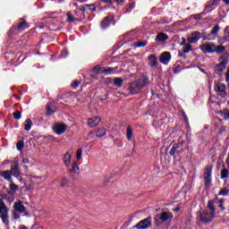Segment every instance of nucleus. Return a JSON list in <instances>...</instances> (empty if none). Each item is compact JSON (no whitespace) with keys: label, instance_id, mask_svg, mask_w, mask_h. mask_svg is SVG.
Wrapping results in <instances>:
<instances>
[{"label":"nucleus","instance_id":"nucleus-1","mask_svg":"<svg viewBox=\"0 0 229 229\" xmlns=\"http://www.w3.org/2000/svg\"><path fill=\"white\" fill-rule=\"evenodd\" d=\"M148 82L149 81H148V78L142 77L138 81L131 82L128 88V90L131 95L139 94V92H140V89L146 87Z\"/></svg>","mask_w":229,"mask_h":229},{"label":"nucleus","instance_id":"nucleus-2","mask_svg":"<svg viewBox=\"0 0 229 229\" xmlns=\"http://www.w3.org/2000/svg\"><path fill=\"white\" fill-rule=\"evenodd\" d=\"M10 209L6 207V204L3 200H0V219L5 226L10 225V215L8 214Z\"/></svg>","mask_w":229,"mask_h":229},{"label":"nucleus","instance_id":"nucleus-3","mask_svg":"<svg viewBox=\"0 0 229 229\" xmlns=\"http://www.w3.org/2000/svg\"><path fill=\"white\" fill-rule=\"evenodd\" d=\"M173 219V213L170 211H163L155 216V223L157 226L165 223V221H171Z\"/></svg>","mask_w":229,"mask_h":229},{"label":"nucleus","instance_id":"nucleus-4","mask_svg":"<svg viewBox=\"0 0 229 229\" xmlns=\"http://www.w3.org/2000/svg\"><path fill=\"white\" fill-rule=\"evenodd\" d=\"M53 131L56 135H63V133L67 131V124L56 123L53 125Z\"/></svg>","mask_w":229,"mask_h":229},{"label":"nucleus","instance_id":"nucleus-5","mask_svg":"<svg viewBox=\"0 0 229 229\" xmlns=\"http://www.w3.org/2000/svg\"><path fill=\"white\" fill-rule=\"evenodd\" d=\"M204 183L206 187H210V183H212V166L206 167Z\"/></svg>","mask_w":229,"mask_h":229},{"label":"nucleus","instance_id":"nucleus-6","mask_svg":"<svg viewBox=\"0 0 229 229\" xmlns=\"http://www.w3.org/2000/svg\"><path fill=\"white\" fill-rule=\"evenodd\" d=\"M10 173L15 178H19V176H21V170L19 169V161H13L11 164V171H10Z\"/></svg>","mask_w":229,"mask_h":229},{"label":"nucleus","instance_id":"nucleus-7","mask_svg":"<svg viewBox=\"0 0 229 229\" xmlns=\"http://www.w3.org/2000/svg\"><path fill=\"white\" fill-rule=\"evenodd\" d=\"M147 60L149 67L152 69H157V67H158V57H157V55H150L148 56Z\"/></svg>","mask_w":229,"mask_h":229},{"label":"nucleus","instance_id":"nucleus-8","mask_svg":"<svg viewBox=\"0 0 229 229\" xmlns=\"http://www.w3.org/2000/svg\"><path fill=\"white\" fill-rule=\"evenodd\" d=\"M208 207L209 208V214L207 217H204L205 221H212L214 218V212H216V208H214V200H209L208 202Z\"/></svg>","mask_w":229,"mask_h":229},{"label":"nucleus","instance_id":"nucleus-9","mask_svg":"<svg viewBox=\"0 0 229 229\" xmlns=\"http://www.w3.org/2000/svg\"><path fill=\"white\" fill-rule=\"evenodd\" d=\"M149 226H151V217L141 220L136 225L137 229H148Z\"/></svg>","mask_w":229,"mask_h":229},{"label":"nucleus","instance_id":"nucleus-10","mask_svg":"<svg viewBox=\"0 0 229 229\" xmlns=\"http://www.w3.org/2000/svg\"><path fill=\"white\" fill-rule=\"evenodd\" d=\"M216 92H218V94L222 98H226V86L223 83H217L215 86Z\"/></svg>","mask_w":229,"mask_h":229},{"label":"nucleus","instance_id":"nucleus-11","mask_svg":"<svg viewBox=\"0 0 229 229\" xmlns=\"http://www.w3.org/2000/svg\"><path fill=\"white\" fill-rule=\"evenodd\" d=\"M200 49L203 53H216V45L208 43L200 46Z\"/></svg>","mask_w":229,"mask_h":229},{"label":"nucleus","instance_id":"nucleus-12","mask_svg":"<svg viewBox=\"0 0 229 229\" xmlns=\"http://www.w3.org/2000/svg\"><path fill=\"white\" fill-rule=\"evenodd\" d=\"M221 30V27L219 25H216L212 30L210 34L208 35L207 39L208 40H216V38L217 37V33H219Z\"/></svg>","mask_w":229,"mask_h":229},{"label":"nucleus","instance_id":"nucleus-13","mask_svg":"<svg viewBox=\"0 0 229 229\" xmlns=\"http://www.w3.org/2000/svg\"><path fill=\"white\" fill-rule=\"evenodd\" d=\"M112 21H114V16H107L101 21L102 30H106L112 24Z\"/></svg>","mask_w":229,"mask_h":229},{"label":"nucleus","instance_id":"nucleus-14","mask_svg":"<svg viewBox=\"0 0 229 229\" xmlns=\"http://www.w3.org/2000/svg\"><path fill=\"white\" fill-rule=\"evenodd\" d=\"M201 38V33L199 31H194L191 33V37L188 38L190 44H196L198 40Z\"/></svg>","mask_w":229,"mask_h":229},{"label":"nucleus","instance_id":"nucleus-15","mask_svg":"<svg viewBox=\"0 0 229 229\" xmlns=\"http://www.w3.org/2000/svg\"><path fill=\"white\" fill-rule=\"evenodd\" d=\"M99 123H101V118H99L98 116L88 119V125L90 128H96V126H98V124H99Z\"/></svg>","mask_w":229,"mask_h":229},{"label":"nucleus","instance_id":"nucleus-16","mask_svg":"<svg viewBox=\"0 0 229 229\" xmlns=\"http://www.w3.org/2000/svg\"><path fill=\"white\" fill-rule=\"evenodd\" d=\"M160 62L164 64V65H167V64L171 62V54L169 52L163 53L160 56Z\"/></svg>","mask_w":229,"mask_h":229},{"label":"nucleus","instance_id":"nucleus-17","mask_svg":"<svg viewBox=\"0 0 229 229\" xmlns=\"http://www.w3.org/2000/svg\"><path fill=\"white\" fill-rule=\"evenodd\" d=\"M227 64H228V59L226 57H221L219 59V64H216V69L222 72L224 69H226Z\"/></svg>","mask_w":229,"mask_h":229},{"label":"nucleus","instance_id":"nucleus-18","mask_svg":"<svg viewBox=\"0 0 229 229\" xmlns=\"http://www.w3.org/2000/svg\"><path fill=\"white\" fill-rule=\"evenodd\" d=\"M13 207L17 210V212H20V214H24L26 212V207H24L22 201L21 200L15 202Z\"/></svg>","mask_w":229,"mask_h":229},{"label":"nucleus","instance_id":"nucleus-19","mask_svg":"<svg viewBox=\"0 0 229 229\" xmlns=\"http://www.w3.org/2000/svg\"><path fill=\"white\" fill-rule=\"evenodd\" d=\"M183 144H185V141L183 140L180 141L179 143H175L170 150L171 157H174V154L176 153V149H180V148H182Z\"/></svg>","mask_w":229,"mask_h":229},{"label":"nucleus","instance_id":"nucleus-20","mask_svg":"<svg viewBox=\"0 0 229 229\" xmlns=\"http://www.w3.org/2000/svg\"><path fill=\"white\" fill-rule=\"evenodd\" d=\"M169 38V36L165 33H159L156 38V42H165Z\"/></svg>","mask_w":229,"mask_h":229},{"label":"nucleus","instance_id":"nucleus-21","mask_svg":"<svg viewBox=\"0 0 229 229\" xmlns=\"http://www.w3.org/2000/svg\"><path fill=\"white\" fill-rule=\"evenodd\" d=\"M64 165H66V167H69V165H71V153L66 152L64 154Z\"/></svg>","mask_w":229,"mask_h":229},{"label":"nucleus","instance_id":"nucleus-22","mask_svg":"<svg viewBox=\"0 0 229 229\" xmlns=\"http://www.w3.org/2000/svg\"><path fill=\"white\" fill-rule=\"evenodd\" d=\"M192 51V45L190 43L182 44V53H191Z\"/></svg>","mask_w":229,"mask_h":229},{"label":"nucleus","instance_id":"nucleus-23","mask_svg":"<svg viewBox=\"0 0 229 229\" xmlns=\"http://www.w3.org/2000/svg\"><path fill=\"white\" fill-rule=\"evenodd\" d=\"M17 28L19 31H23V30L28 28V23L23 19H21Z\"/></svg>","mask_w":229,"mask_h":229},{"label":"nucleus","instance_id":"nucleus-24","mask_svg":"<svg viewBox=\"0 0 229 229\" xmlns=\"http://www.w3.org/2000/svg\"><path fill=\"white\" fill-rule=\"evenodd\" d=\"M31 126H33V122L31 119H27L24 123V130H26V131H30V130H31Z\"/></svg>","mask_w":229,"mask_h":229},{"label":"nucleus","instance_id":"nucleus-25","mask_svg":"<svg viewBox=\"0 0 229 229\" xmlns=\"http://www.w3.org/2000/svg\"><path fill=\"white\" fill-rule=\"evenodd\" d=\"M1 176L7 180L8 182H12V173L10 171H4L1 174Z\"/></svg>","mask_w":229,"mask_h":229},{"label":"nucleus","instance_id":"nucleus-26","mask_svg":"<svg viewBox=\"0 0 229 229\" xmlns=\"http://www.w3.org/2000/svg\"><path fill=\"white\" fill-rule=\"evenodd\" d=\"M81 10L85 12L86 10H96L94 4L81 5Z\"/></svg>","mask_w":229,"mask_h":229},{"label":"nucleus","instance_id":"nucleus-27","mask_svg":"<svg viewBox=\"0 0 229 229\" xmlns=\"http://www.w3.org/2000/svg\"><path fill=\"white\" fill-rule=\"evenodd\" d=\"M96 135H97V137H98V138L105 137V135H106V129H105L104 127L99 128V129L97 131Z\"/></svg>","mask_w":229,"mask_h":229},{"label":"nucleus","instance_id":"nucleus-28","mask_svg":"<svg viewBox=\"0 0 229 229\" xmlns=\"http://www.w3.org/2000/svg\"><path fill=\"white\" fill-rule=\"evenodd\" d=\"M146 46H148V40H142V41L134 43L135 47H146Z\"/></svg>","mask_w":229,"mask_h":229},{"label":"nucleus","instance_id":"nucleus-29","mask_svg":"<svg viewBox=\"0 0 229 229\" xmlns=\"http://www.w3.org/2000/svg\"><path fill=\"white\" fill-rule=\"evenodd\" d=\"M18 31H19L18 28L13 27V28L10 29V30L8 32V36L9 37H13V35H17Z\"/></svg>","mask_w":229,"mask_h":229},{"label":"nucleus","instance_id":"nucleus-30","mask_svg":"<svg viewBox=\"0 0 229 229\" xmlns=\"http://www.w3.org/2000/svg\"><path fill=\"white\" fill-rule=\"evenodd\" d=\"M226 49V47H223V46H216L215 45V53H225V50Z\"/></svg>","mask_w":229,"mask_h":229},{"label":"nucleus","instance_id":"nucleus-31","mask_svg":"<svg viewBox=\"0 0 229 229\" xmlns=\"http://www.w3.org/2000/svg\"><path fill=\"white\" fill-rule=\"evenodd\" d=\"M208 214H210V212L208 211H203L201 214H200V219L204 222V223H208V221L210 220H205L204 217H208Z\"/></svg>","mask_w":229,"mask_h":229},{"label":"nucleus","instance_id":"nucleus-32","mask_svg":"<svg viewBox=\"0 0 229 229\" xmlns=\"http://www.w3.org/2000/svg\"><path fill=\"white\" fill-rule=\"evenodd\" d=\"M133 135V129L131 127H127V140H131V137Z\"/></svg>","mask_w":229,"mask_h":229},{"label":"nucleus","instance_id":"nucleus-33","mask_svg":"<svg viewBox=\"0 0 229 229\" xmlns=\"http://www.w3.org/2000/svg\"><path fill=\"white\" fill-rule=\"evenodd\" d=\"M123 81H124V80H123L122 78H115L114 85H116V87H123Z\"/></svg>","mask_w":229,"mask_h":229},{"label":"nucleus","instance_id":"nucleus-34","mask_svg":"<svg viewBox=\"0 0 229 229\" xmlns=\"http://www.w3.org/2000/svg\"><path fill=\"white\" fill-rule=\"evenodd\" d=\"M217 3H219V0H210L208 2L206 8H210L214 6V4H217Z\"/></svg>","mask_w":229,"mask_h":229},{"label":"nucleus","instance_id":"nucleus-35","mask_svg":"<svg viewBox=\"0 0 229 229\" xmlns=\"http://www.w3.org/2000/svg\"><path fill=\"white\" fill-rule=\"evenodd\" d=\"M83 155V149L78 148L76 151V158L77 160H81V157Z\"/></svg>","mask_w":229,"mask_h":229},{"label":"nucleus","instance_id":"nucleus-36","mask_svg":"<svg viewBox=\"0 0 229 229\" xmlns=\"http://www.w3.org/2000/svg\"><path fill=\"white\" fill-rule=\"evenodd\" d=\"M9 189L10 191H12V192H15L16 191H19V186H17L15 183L12 182L9 185Z\"/></svg>","mask_w":229,"mask_h":229},{"label":"nucleus","instance_id":"nucleus-37","mask_svg":"<svg viewBox=\"0 0 229 229\" xmlns=\"http://www.w3.org/2000/svg\"><path fill=\"white\" fill-rule=\"evenodd\" d=\"M220 114L224 119H225V120L229 119V111L228 110L221 111Z\"/></svg>","mask_w":229,"mask_h":229},{"label":"nucleus","instance_id":"nucleus-38","mask_svg":"<svg viewBox=\"0 0 229 229\" xmlns=\"http://www.w3.org/2000/svg\"><path fill=\"white\" fill-rule=\"evenodd\" d=\"M228 176H229L228 170L223 169L221 171V178L225 179V178H228Z\"/></svg>","mask_w":229,"mask_h":229},{"label":"nucleus","instance_id":"nucleus-39","mask_svg":"<svg viewBox=\"0 0 229 229\" xmlns=\"http://www.w3.org/2000/svg\"><path fill=\"white\" fill-rule=\"evenodd\" d=\"M93 72H96L97 74H100V72H103V70H101L100 65H97L93 68Z\"/></svg>","mask_w":229,"mask_h":229},{"label":"nucleus","instance_id":"nucleus-40","mask_svg":"<svg viewBox=\"0 0 229 229\" xmlns=\"http://www.w3.org/2000/svg\"><path fill=\"white\" fill-rule=\"evenodd\" d=\"M102 72L105 74H114V68L104 69Z\"/></svg>","mask_w":229,"mask_h":229},{"label":"nucleus","instance_id":"nucleus-41","mask_svg":"<svg viewBox=\"0 0 229 229\" xmlns=\"http://www.w3.org/2000/svg\"><path fill=\"white\" fill-rule=\"evenodd\" d=\"M16 148L18 151H22V148H24V142L23 141H18Z\"/></svg>","mask_w":229,"mask_h":229},{"label":"nucleus","instance_id":"nucleus-42","mask_svg":"<svg viewBox=\"0 0 229 229\" xmlns=\"http://www.w3.org/2000/svg\"><path fill=\"white\" fill-rule=\"evenodd\" d=\"M68 182L69 180L67 179V177H63L61 180V187H66Z\"/></svg>","mask_w":229,"mask_h":229},{"label":"nucleus","instance_id":"nucleus-43","mask_svg":"<svg viewBox=\"0 0 229 229\" xmlns=\"http://www.w3.org/2000/svg\"><path fill=\"white\" fill-rule=\"evenodd\" d=\"M72 173H78L80 171V167H78V165L76 163H72Z\"/></svg>","mask_w":229,"mask_h":229},{"label":"nucleus","instance_id":"nucleus-44","mask_svg":"<svg viewBox=\"0 0 229 229\" xmlns=\"http://www.w3.org/2000/svg\"><path fill=\"white\" fill-rule=\"evenodd\" d=\"M13 115L14 119H16V120H19V119H21V114L20 111L14 112V113L13 114Z\"/></svg>","mask_w":229,"mask_h":229},{"label":"nucleus","instance_id":"nucleus-45","mask_svg":"<svg viewBox=\"0 0 229 229\" xmlns=\"http://www.w3.org/2000/svg\"><path fill=\"white\" fill-rule=\"evenodd\" d=\"M219 196H228V190L223 189L219 191Z\"/></svg>","mask_w":229,"mask_h":229},{"label":"nucleus","instance_id":"nucleus-46","mask_svg":"<svg viewBox=\"0 0 229 229\" xmlns=\"http://www.w3.org/2000/svg\"><path fill=\"white\" fill-rule=\"evenodd\" d=\"M80 85V81H74L72 83V89H77V87Z\"/></svg>","mask_w":229,"mask_h":229},{"label":"nucleus","instance_id":"nucleus-47","mask_svg":"<svg viewBox=\"0 0 229 229\" xmlns=\"http://www.w3.org/2000/svg\"><path fill=\"white\" fill-rule=\"evenodd\" d=\"M68 55V52H67V49H63L62 52H61V56L63 58H65Z\"/></svg>","mask_w":229,"mask_h":229},{"label":"nucleus","instance_id":"nucleus-48","mask_svg":"<svg viewBox=\"0 0 229 229\" xmlns=\"http://www.w3.org/2000/svg\"><path fill=\"white\" fill-rule=\"evenodd\" d=\"M203 13H199V14H194L193 15V18L196 20V21H199L202 17Z\"/></svg>","mask_w":229,"mask_h":229},{"label":"nucleus","instance_id":"nucleus-49","mask_svg":"<svg viewBox=\"0 0 229 229\" xmlns=\"http://www.w3.org/2000/svg\"><path fill=\"white\" fill-rule=\"evenodd\" d=\"M68 22H74V17L72 14H67Z\"/></svg>","mask_w":229,"mask_h":229},{"label":"nucleus","instance_id":"nucleus-50","mask_svg":"<svg viewBox=\"0 0 229 229\" xmlns=\"http://www.w3.org/2000/svg\"><path fill=\"white\" fill-rule=\"evenodd\" d=\"M52 114H55V111L51 110V107H47V114L52 115Z\"/></svg>","mask_w":229,"mask_h":229},{"label":"nucleus","instance_id":"nucleus-51","mask_svg":"<svg viewBox=\"0 0 229 229\" xmlns=\"http://www.w3.org/2000/svg\"><path fill=\"white\" fill-rule=\"evenodd\" d=\"M223 131H226V126H222V127H220V129L218 130V133H223Z\"/></svg>","mask_w":229,"mask_h":229},{"label":"nucleus","instance_id":"nucleus-52","mask_svg":"<svg viewBox=\"0 0 229 229\" xmlns=\"http://www.w3.org/2000/svg\"><path fill=\"white\" fill-rule=\"evenodd\" d=\"M13 217L15 219H19L21 217V216H19V214H17V212H13Z\"/></svg>","mask_w":229,"mask_h":229},{"label":"nucleus","instance_id":"nucleus-53","mask_svg":"<svg viewBox=\"0 0 229 229\" xmlns=\"http://www.w3.org/2000/svg\"><path fill=\"white\" fill-rule=\"evenodd\" d=\"M22 164H30V159H28V158H23Z\"/></svg>","mask_w":229,"mask_h":229},{"label":"nucleus","instance_id":"nucleus-54","mask_svg":"<svg viewBox=\"0 0 229 229\" xmlns=\"http://www.w3.org/2000/svg\"><path fill=\"white\" fill-rule=\"evenodd\" d=\"M225 80L226 81H229V72H227L225 74Z\"/></svg>","mask_w":229,"mask_h":229},{"label":"nucleus","instance_id":"nucleus-55","mask_svg":"<svg viewBox=\"0 0 229 229\" xmlns=\"http://www.w3.org/2000/svg\"><path fill=\"white\" fill-rule=\"evenodd\" d=\"M225 204V201H223V200H219V205H218V207H223V205Z\"/></svg>","mask_w":229,"mask_h":229},{"label":"nucleus","instance_id":"nucleus-56","mask_svg":"<svg viewBox=\"0 0 229 229\" xmlns=\"http://www.w3.org/2000/svg\"><path fill=\"white\" fill-rule=\"evenodd\" d=\"M124 0H116L117 4H121Z\"/></svg>","mask_w":229,"mask_h":229},{"label":"nucleus","instance_id":"nucleus-57","mask_svg":"<svg viewBox=\"0 0 229 229\" xmlns=\"http://www.w3.org/2000/svg\"><path fill=\"white\" fill-rule=\"evenodd\" d=\"M79 3H87L88 0H77Z\"/></svg>","mask_w":229,"mask_h":229},{"label":"nucleus","instance_id":"nucleus-58","mask_svg":"<svg viewBox=\"0 0 229 229\" xmlns=\"http://www.w3.org/2000/svg\"><path fill=\"white\" fill-rule=\"evenodd\" d=\"M19 229H28V227L24 226V225H21V226L19 227Z\"/></svg>","mask_w":229,"mask_h":229},{"label":"nucleus","instance_id":"nucleus-59","mask_svg":"<svg viewBox=\"0 0 229 229\" xmlns=\"http://www.w3.org/2000/svg\"><path fill=\"white\" fill-rule=\"evenodd\" d=\"M225 4H229V0H223Z\"/></svg>","mask_w":229,"mask_h":229},{"label":"nucleus","instance_id":"nucleus-60","mask_svg":"<svg viewBox=\"0 0 229 229\" xmlns=\"http://www.w3.org/2000/svg\"><path fill=\"white\" fill-rule=\"evenodd\" d=\"M105 3H112L111 0H106Z\"/></svg>","mask_w":229,"mask_h":229},{"label":"nucleus","instance_id":"nucleus-61","mask_svg":"<svg viewBox=\"0 0 229 229\" xmlns=\"http://www.w3.org/2000/svg\"><path fill=\"white\" fill-rule=\"evenodd\" d=\"M178 210H180V208H175V212H178Z\"/></svg>","mask_w":229,"mask_h":229},{"label":"nucleus","instance_id":"nucleus-62","mask_svg":"<svg viewBox=\"0 0 229 229\" xmlns=\"http://www.w3.org/2000/svg\"><path fill=\"white\" fill-rule=\"evenodd\" d=\"M73 6H78V4H77V3H74V4H73Z\"/></svg>","mask_w":229,"mask_h":229},{"label":"nucleus","instance_id":"nucleus-63","mask_svg":"<svg viewBox=\"0 0 229 229\" xmlns=\"http://www.w3.org/2000/svg\"><path fill=\"white\" fill-rule=\"evenodd\" d=\"M26 190H27V191H30V187H27Z\"/></svg>","mask_w":229,"mask_h":229},{"label":"nucleus","instance_id":"nucleus-64","mask_svg":"<svg viewBox=\"0 0 229 229\" xmlns=\"http://www.w3.org/2000/svg\"><path fill=\"white\" fill-rule=\"evenodd\" d=\"M62 1H64V0H59V3H62Z\"/></svg>","mask_w":229,"mask_h":229}]
</instances>
